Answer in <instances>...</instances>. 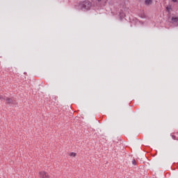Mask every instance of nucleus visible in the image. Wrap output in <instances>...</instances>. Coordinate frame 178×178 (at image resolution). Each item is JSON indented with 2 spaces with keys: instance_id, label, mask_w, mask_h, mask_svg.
I'll use <instances>...</instances> for the list:
<instances>
[{
  "instance_id": "39448f33",
  "label": "nucleus",
  "mask_w": 178,
  "mask_h": 178,
  "mask_svg": "<svg viewBox=\"0 0 178 178\" xmlns=\"http://www.w3.org/2000/svg\"><path fill=\"white\" fill-rule=\"evenodd\" d=\"M145 5H151L152 3V0H145Z\"/></svg>"
},
{
  "instance_id": "9d476101",
  "label": "nucleus",
  "mask_w": 178,
  "mask_h": 178,
  "mask_svg": "<svg viewBox=\"0 0 178 178\" xmlns=\"http://www.w3.org/2000/svg\"><path fill=\"white\" fill-rule=\"evenodd\" d=\"M132 163H133L134 165H137V162L136 161L135 159H133V160H132Z\"/></svg>"
},
{
  "instance_id": "7ed1b4c3",
  "label": "nucleus",
  "mask_w": 178,
  "mask_h": 178,
  "mask_svg": "<svg viewBox=\"0 0 178 178\" xmlns=\"http://www.w3.org/2000/svg\"><path fill=\"white\" fill-rule=\"evenodd\" d=\"M40 178H49V175H48V172H46L45 171H41L40 172Z\"/></svg>"
},
{
  "instance_id": "1a4fd4ad",
  "label": "nucleus",
  "mask_w": 178,
  "mask_h": 178,
  "mask_svg": "<svg viewBox=\"0 0 178 178\" xmlns=\"http://www.w3.org/2000/svg\"><path fill=\"white\" fill-rule=\"evenodd\" d=\"M0 99L1 101H3V99H6V98H4V97L2 95H0Z\"/></svg>"
},
{
  "instance_id": "6e6552de",
  "label": "nucleus",
  "mask_w": 178,
  "mask_h": 178,
  "mask_svg": "<svg viewBox=\"0 0 178 178\" xmlns=\"http://www.w3.org/2000/svg\"><path fill=\"white\" fill-rule=\"evenodd\" d=\"M76 154L74 152L70 153V156H76Z\"/></svg>"
},
{
  "instance_id": "423d86ee",
  "label": "nucleus",
  "mask_w": 178,
  "mask_h": 178,
  "mask_svg": "<svg viewBox=\"0 0 178 178\" xmlns=\"http://www.w3.org/2000/svg\"><path fill=\"white\" fill-rule=\"evenodd\" d=\"M166 10L168 12V13H170V10H172V6H168L166 7Z\"/></svg>"
},
{
  "instance_id": "f257e3e1",
  "label": "nucleus",
  "mask_w": 178,
  "mask_h": 178,
  "mask_svg": "<svg viewBox=\"0 0 178 178\" xmlns=\"http://www.w3.org/2000/svg\"><path fill=\"white\" fill-rule=\"evenodd\" d=\"M91 2H90L89 1H81L79 3V8L81 10H90V9H91Z\"/></svg>"
},
{
  "instance_id": "f03ea898",
  "label": "nucleus",
  "mask_w": 178,
  "mask_h": 178,
  "mask_svg": "<svg viewBox=\"0 0 178 178\" xmlns=\"http://www.w3.org/2000/svg\"><path fill=\"white\" fill-rule=\"evenodd\" d=\"M6 105H15L16 104V102L15 101L14 97H6Z\"/></svg>"
},
{
  "instance_id": "0eeeda50",
  "label": "nucleus",
  "mask_w": 178,
  "mask_h": 178,
  "mask_svg": "<svg viewBox=\"0 0 178 178\" xmlns=\"http://www.w3.org/2000/svg\"><path fill=\"white\" fill-rule=\"evenodd\" d=\"M172 138L173 140H178V134H177V136L176 135H172Z\"/></svg>"
},
{
  "instance_id": "9b49d317",
  "label": "nucleus",
  "mask_w": 178,
  "mask_h": 178,
  "mask_svg": "<svg viewBox=\"0 0 178 178\" xmlns=\"http://www.w3.org/2000/svg\"><path fill=\"white\" fill-rule=\"evenodd\" d=\"M172 2H177V0H172Z\"/></svg>"
},
{
  "instance_id": "f8f14e48",
  "label": "nucleus",
  "mask_w": 178,
  "mask_h": 178,
  "mask_svg": "<svg viewBox=\"0 0 178 178\" xmlns=\"http://www.w3.org/2000/svg\"><path fill=\"white\" fill-rule=\"evenodd\" d=\"M102 0H98L99 2H101Z\"/></svg>"
},
{
  "instance_id": "20e7f679",
  "label": "nucleus",
  "mask_w": 178,
  "mask_h": 178,
  "mask_svg": "<svg viewBox=\"0 0 178 178\" xmlns=\"http://www.w3.org/2000/svg\"><path fill=\"white\" fill-rule=\"evenodd\" d=\"M178 17H172L171 19L170 23H177Z\"/></svg>"
}]
</instances>
